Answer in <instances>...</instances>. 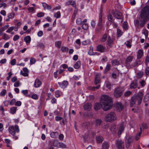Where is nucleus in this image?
<instances>
[{"label": "nucleus", "instance_id": "63", "mask_svg": "<svg viewBox=\"0 0 149 149\" xmlns=\"http://www.w3.org/2000/svg\"><path fill=\"white\" fill-rule=\"evenodd\" d=\"M31 97L34 99L37 100L38 98V95L35 94H33L31 96Z\"/></svg>", "mask_w": 149, "mask_h": 149}, {"label": "nucleus", "instance_id": "27", "mask_svg": "<svg viewBox=\"0 0 149 149\" xmlns=\"http://www.w3.org/2000/svg\"><path fill=\"white\" fill-rule=\"evenodd\" d=\"M109 145L108 143L106 142H104L102 144V149H108Z\"/></svg>", "mask_w": 149, "mask_h": 149}, {"label": "nucleus", "instance_id": "37", "mask_svg": "<svg viewBox=\"0 0 149 149\" xmlns=\"http://www.w3.org/2000/svg\"><path fill=\"white\" fill-rule=\"evenodd\" d=\"M130 87L131 88H135L137 87V85L136 83L132 82L130 85Z\"/></svg>", "mask_w": 149, "mask_h": 149}, {"label": "nucleus", "instance_id": "46", "mask_svg": "<svg viewBox=\"0 0 149 149\" xmlns=\"http://www.w3.org/2000/svg\"><path fill=\"white\" fill-rule=\"evenodd\" d=\"M57 134L58 133L57 132H52L51 133L50 135L51 137L52 138H55L56 137Z\"/></svg>", "mask_w": 149, "mask_h": 149}, {"label": "nucleus", "instance_id": "48", "mask_svg": "<svg viewBox=\"0 0 149 149\" xmlns=\"http://www.w3.org/2000/svg\"><path fill=\"white\" fill-rule=\"evenodd\" d=\"M108 19L109 21L111 22H112L113 21V18L112 15L109 14L108 16Z\"/></svg>", "mask_w": 149, "mask_h": 149}, {"label": "nucleus", "instance_id": "42", "mask_svg": "<svg viewBox=\"0 0 149 149\" xmlns=\"http://www.w3.org/2000/svg\"><path fill=\"white\" fill-rule=\"evenodd\" d=\"M61 15V13L60 11H57L56 13H54V16L57 18H59L60 17Z\"/></svg>", "mask_w": 149, "mask_h": 149}, {"label": "nucleus", "instance_id": "10", "mask_svg": "<svg viewBox=\"0 0 149 149\" xmlns=\"http://www.w3.org/2000/svg\"><path fill=\"white\" fill-rule=\"evenodd\" d=\"M124 143L122 141L118 140L116 142V146L118 149H124Z\"/></svg>", "mask_w": 149, "mask_h": 149}, {"label": "nucleus", "instance_id": "16", "mask_svg": "<svg viewBox=\"0 0 149 149\" xmlns=\"http://www.w3.org/2000/svg\"><path fill=\"white\" fill-rule=\"evenodd\" d=\"M15 13L14 12H11L9 13L7 16V18L6 19V22L9 21L10 19H12L15 16Z\"/></svg>", "mask_w": 149, "mask_h": 149}, {"label": "nucleus", "instance_id": "40", "mask_svg": "<svg viewBox=\"0 0 149 149\" xmlns=\"http://www.w3.org/2000/svg\"><path fill=\"white\" fill-rule=\"evenodd\" d=\"M7 7L6 3L3 2H2L0 3V8L3 7V9H5Z\"/></svg>", "mask_w": 149, "mask_h": 149}, {"label": "nucleus", "instance_id": "60", "mask_svg": "<svg viewBox=\"0 0 149 149\" xmlns=\"http://www.w3.org/2000/svg\"><path fill=\"white\" fill-rule=\"evenodd\" d=\"M127 23L126 22H124L123 24V28L124 29H127L128 28Z\"/></svg>", "mask_w": 149, "mask_h": 149}, {"label": "nucleus", "instance_id": "4", "mask_svg": "<svg viewBox=\"0 0 149 149\" xmlns=\"http://www.w3.org/2000/svg\"><path fill=\"white\" fill-rule=\"evenodd\" d=\"M140 16L141 18L149 20V5H146L141 9Z\"/></svg>", "mask_w": 149, "mask_h": 149}, {"label": "nucleus", "instance_id": "2", "mask_svg": "<svg viewBox=\"0 0 149 149\" xmlns=\"http://www.w3.org/2000/svg\"><path fill=\"white\" fill-rule=\"evenodd\" d=\"M143 93L142 92H140L136 95H134L131 99L130 105L131 107L134 104L136 101H138V104L141 103L143 97Z\"/></svg>", "mask_w": 149, "mask_h": 149}, {"label": "nucleus", "instance_id": "41", "mask_svg": "<svg viewBox=\"0 0 149 149\" xmlns=\"http://www.w3.org/2000/svg\"><path fill=\"white\" fill-rule=\"evenodd\" d=\"M36 8L33 7H29L27 9L28 10L30 13H33L35 11Z\"/></svg>", "mask_w": 149, "mask_h": 149}, {"label": "nucleus", "instance_id": "11", "mask_svg": "<svg viewBox=\"0 0 149 149\" xmlns=\"http://www.w3.org/2000/svg\"><path fill=\"white\" fill-rule=\"evenodd\" d=\"M134 139L132 136H130L126 139L125 140V144L127 148H129L131 143L133 142Z\"/></svg>", "mask_w": 149, "mask_h": 149}, {"label": "nucleus", "instance_id": "61", "mask_svg": "<svg viewBox=\"0 0 149 149\" xmlns=\"http://www.w3.org/2000/svg\"><path fill=\"white\" fill-rule=\"evenodd\" d=\"M149 62V56H146L145 60V63L146 65L147 66L148 63Z\"/></svg>", "mask_w": 149, "mask_h": 149}, {"label": "nucleus", "instance_id": "26", "mask_svg": "<svg viewBox=\"0 0 149 149\" xmlns=\"http://www.w3.org/2000/svg\"><path fill=\"white\" fill-rule=\"evenodd\" d=\"M17 110V107H12L10 108V113L12 114H14L16 113Z\"/></svg>", "mask_w": 149, "mask_h": 149}, {"label": "nucleus", "instance_id": "50", "mask_svg": "<svg viewBox=\"0 0 149 149\" xmlns=\"http://www.w3.org/2000/svg\"><path fill=\"white\" fill-rule=\"evenodd\" d=\"M21 85V83L20 81H17L14 83V86L15 87H17L20 86Z\"/></svg>", "mask_w": 149, "mask_h": 149}, {"label": "nucleus", "instance_id": "23", "mask_svg": "<svg viewBox=\"0 0 149 149\" xmlns=\"http://www.w3.org/2000/svg\"><path fill=\"white\" fill-rule=\"evenodd\" d=\"M59 142L57 140H54L50 142V145H53L55 147H58Z\"/></svg>", "mask_w": 149, "mask_h": 149}, {"label": "nucleus", "instance_id": "39", "mask_svg": "<svg viewBox=\"0 0 149 149\" xmlns=\"http://www.w3.org/2000/svg\"><path fill=\"white\" fill-rule=\"evenodd\" d=\"M36 62V59L33 57H31L30 59V64L31 65L33 64Z\"/></svg>", "mask_w": 149, "mask_h": 149}, {"label": "nucleus", "instance_id": "57", "mask_svg": "<svg viewBox=\"0 0 149 149\" xmlns=\"http://www.w3.org/2000/svg\"><path fill=\"white\" fill-rule=\"evenodd\" d=\"M127 47L130 48L131 47V42L129 41H127L125 43Z\"/></svg>", "mask_w": 149, "mask_h": 149}, {"label": "nucleus", "instance_id": "22", "mask_svg": "<svg viewBox=\"0 0 149 149\" xmlns=\"http://www.w3.org/2000/svg\"><path fill=\"white\" fill-rule=\"evenodd\" d=\"M116 106L117 108V109L119 111H120L122 110L123 108V106L120 102H117L116 104Z\"/></svg>", "mask_w": 149, "mask_h": 149}, {"label": "nucleus", "instance_id": "45", "mask_svg": "<svg viewBox=\"0 0 149 149\" xmlns=\"http://www.w3.org/2000/svg\"><path fill=\"white\" fill-rule=\"evenodd\" d=\"M62 42L61 41L56 42L55 43V46L58 47L60 48L61 47Z\"/></svg>", "mask_w": 149, "mask_h": 149}, {"label": "nucleus", "instance_id": "59", "mask_svg": "<svg viewBox=\"0 0 149 149\" xmlns=\"http://www.w3.org/2000/svg\"><path fill=\"white\" fill-rule=\"evenodd\" d=\"M102 121L100 119H96L95 121V125L97 126H100Z\"/></svg>", "mask_w": 149, "mask_h": 149}, {"label": "nucleus", "instance_id": "34", "mask_svg": "<svg viewBox=\"0 0 149 149\" xmlns=\"http://www.w3.org/2000/svg\"><path fill=\"white\" fill-rule=\"evenodd\" d=\"M140 132L137 134L135 138V140L136 141L138 140L139 139L142 133V128L141 127L140 128Z\"/></svg>", "mask_w": 149, "mask_h": 149}, {"label": "nucleus", "instance_id": "36", "mask_svg": "<svg viewBox=\"0 0 149 149\" xmlns=\"http://www.w3.org/2000/svg\"><path fill=\"white\" fill-rule=\"evenodd\" d=\"M143 33L145 35L146 38L148 34V31L146 29H144L143 30Z\"/></svg>", "mask_w": 149, "mask_h": 149}, {"label": "nucleus", "instance_id": "32", "mask_svg": "<svg viewBox=\"0 0 149 149\" xmlns=\"http://www.w3.org/2000/svg\"><path fill=\"white\" fill-rule=\"evenodd\" d=\"M105 85L106 87L109 89H111L112 87V85L108 81H106L105 82Z\"/></svg>", "mask_w": 149, "mask_h": 149}, {"label": "nucleus", "instance_id": "5", "mask_svg": "<svg viewBox=\"0 0 149 149\" xmlns=\"http://www.w3.org/2000/svg\"><path fill=\"white\" fill-rule=\"evenodd\" d=\"M117 119V116L116 113L113 111L109 112L106 115L104 120L105 121L109 122H113Z\"/></svg>", "mask_w": 149, "mask_h": 149}, {"label": "nucleus", "instance_id": "14", "mask_svg": "<svg viewBox=\"0 0 149 149\" xmlns=\"http://www.w3.org/2000/svg\"><path fill=\"white\" fill-rule=\"evenodd\" d=\"M58 84L59 86L62 88H66L68 84V82L67 81H64L62 83L58 82Z\"/></svg>", "mask_w": 149, "mask_h": 149}, {"label": "nucleus", "instance_id": "15", "mask_svg": "<svg viewBox=\"0 0 149 149\" xmlns=\"http://www.w3.org/2000/svg\"><path fill=\"white\" fill-rule=\"evenodd\" d=\"M42 85V82L38 79H36L34 82V86L36 88H38L40 87Z\"/></svg>", "mask_w": 149, "mask_h": 149}, {"label": "nucleus", "instance_id": "19", "mask_svg": "<svg viewBox=\"0 0 149 149\" xmlns=\"http://www.w3.org/2000/svg\"><path fill=\"white\" fill-rule=\"evenodd\" d=\"M66 5L68 6L71 5L73 7L76 8V2L73 0H69L66 2Z\"/></svg>", "mask_w": 149, "mask_h": 149}, {"label": "nucleus", "instance_id": "51", "mask_svg": "<svg viewBox=\"0 0 149 149\" xmlns=\"http://www.w3.org/2000/svg\"><path fill=\"white\" fill-rule=\"evenodd\" d=\"M88 54L90 55H92L93 54V47L91 46L88 52Z\"/></svg>", "mask_w": 149, "mask_h": 149}, {"label": "nucleus", "instance_id": "25", "mask_svg": "<svg viewBox=\"0 0 149 149\" xmlns=\"http://www.w3.org/2000/svg\"><path fill=\"white\" fill-rule=\"evenodd\" d=\"M42 6L45 9H46L49 10H50L52 8V7L51 6L48 5L45 3H42Z\"/></svg>", "mask_w": 149, "mask_h": 149}, {"label": "nucleus", "instance_id": "64", "mask_svg": "<svg viewBox=\"0 0 149 149\" xmlns=\"http://www.w3.org/2000/svg\"><path fill=\"white\" fill-rule=\"evenodd\" d=\"M16 101V100L15 99H12L9 102L10 104L11 105H14V104H15Z\"/></svg>", "mask_w": 149, "mask_h": 149}, {"label": "nucleus", "instance_id": "21", "mask_svg": "<svg viewBox=\"0 0 149 149\" xmlns=\"http://www.w3.org/2000/svg\"><path fill=\"white\" fill-rule=\"evenodd\" d=\"M91 107V104L90 103H87L84 106V107L85 110L90 111Z\"/></svg>", "mask_w": 149, "mask_h": 149}, {"label": "nucleus", "instance_id": "3", "mask_svg": "<svg viewBox=\"0 0 149 149\" xmlns=\"http://www.w3.org/2000/svg\"><path fill=\"white\" fill-rule=\"evenodd\" d=\"M140 16L141 18L149 20V5H146L141 9Z\"/></svg>", "mask_w": 149, "mask_h": 149}, {"label": "nucleus", "instance_id": "9", "mask_svg": "<svg viewBox=\"0 0 149 149\" xmlns=\"http://www.w3.org/2000/svg\"><path fill=\"white\" fill-rule=\"evenodd\" d=\"M112 13L114 17L118 19H121L122 18V16L121 13L118 11H113Z\"/></svg>", "mask_w": 149, "mask_h": 149}, {"label": "nucleus", "instance_id": "18", "mask_svg": "<svg viewBox=\"0 0 149 149\" xmlns=\"http://www.w3.org/2000/svg\"><path fill=\"white\" fill-rule=\"evenodd\" d=\"M101 75L99 73L97 74L95 76V85L99 83L100 80V77Z\"/></svg>", "mask_w": 149, "mask_h": 149}, {"label": "nucleus", "instance_id": "12", "mask_svg": "<svg viewBox=\"0 0 149 149\" xmlns=\"http://www.w3.org/2000/svg\"><path fill=\"white\" fill-rule=\"evenodd\" d=\"M97 51L101 53L104 52L105 51V47L101 45H98L96 47Z\"/></svg>", "mask_w": 149, "mask_h": 149}, {"label": "nucleus", "instance_id": "54", "mask_svg": "<svg viewBox=\"0 0 149 149\" xmlns=\"http://www.w3.org/2000/svg\"><path fill=\"white\" fill-rule=\"evenodd\" d=\"M6 93V90L5 89H3L0 93V95L1 96H4Z\"/></svg>", "mask_w": 149, "mask_h": 149}, {"label": "nucleus", "instance_id": "6", "mask_svg": "<svg viewBox=\"0 0 149 149\" xmlns=\"http://www.w3.org/2000/svg\"><path fill=\"white\" fill-rule=\"evenodd\" d=\"M147 21L148 20L140 17L134 20V25L137 28H142L144 26Z\"/></svg>", "mask_w": 149, "mask_h": 149}, {"label": "nucleus", "instance_id": "43", "mask_svg": "<svg viewBox=\"0 0 149 149\" xmlns=\"http://www.w3.org/2000/svg\"><path fill=\"white\" fill-rule=\"evenodd\" d=\"M111 63L113 65L115 66L119 64V62L116 60H113L111 61Z\"/></svg>", "mask_w": 149, "mask_h": 149}, {"label": "nucleus", "instance_id": "1", "mask_svg": "<svg viewBox=\"0 0 149 149\" xmlns=\"http://www.w3.org/2000/svg\"><path fill=\"white\" fill-rule=\"evenodd\" d=\"M101 104L99 103H96L94 105L95 110L99 109L101 107L105 111H107L111 109L112 106L111 98L107 95H103L101 97Z\"/></svg>", "mask_w": 149, "mask_h": 149}, {"label": "nucleus", "instance_id": "33", "mask_svg": "<svg viewBox=\"0 0 149 149\" xmlns=\"http://www.w3.org/2000/svg\"><path fill=\"white\" fill-rule=\"evenodd\" d=\"M96 139L98 143L101 142L103 140L102 137L101 136H98L96 137Z\"/></svg>", "mask_w": 149, "mask_h": 149}, {"label": "nucleus", "instance_id": "49", "mask_svg": "<svg viewBox=\"0 0 149 149\" xmlns=\"http://www.w3.org/2000/svg\"><path fill=\"white\" fill-rule=\"evenodd\" d=\"M37 46L38 47L42 48H43L45 47V45L43 43L41 42L38 43L37 44Z\"/></svg>", "mask_w": 149, "mask_h": 149}, {"label": "nucleus", "instance_id": "8", "mask_svg": "<svg viewBox=\"0 0 149 149\" xmlns=\"http://www.w3.org/2000/svg\"><path fill=\"white\" fill-rule=\"evenodd\" d=\"M124 89L123 88L118 87L115 89L114 91V95L116 97H120L122 95Z\"/></svg>", "mask_w": 149, "mask_h": 149}, {"label": "nucleus", "instance_id": "7", "mask_svg": "<svg viewBox=\"0 0 149 149\" xmlns=\"http://www.w3.org/2000/svg\"><path fill=\"white\" fill-rule=\"evenodd\" d=\"M9 133L12 136H14L16 132L19 133V126L17 125L10 126L8 129Z\"/></svg>", "mask_w": 149, "mask_h": 149}, {"label": "nucleus", "instance_id": "28", "mask_svg": "<svg viewBox=\"0 0 149 149\" xmlns=\"http://www.w3.org/2000/svg\"><path fill=\"white\" fill-rule=\"evenodd\" d=\"M107 36L106 33H105L102 36V38L100 39V41L101 42H104L106 41L107 40Z\"/></svg>", "mask_w": 149, "mask_h": 149}, {"label": "nucleus", "instance_id": "31", "mask_svg": "<svg viewBox=\"0 0 149 149\" xmlns=\"http://www.w3.org/2000/svg\"><path fill=\"white\" fill-rule=\"evenodd\" d=\"M116 124H112L110 128L111 131L115 132H116Z\"/></svg>", "mask_w": 149, "mask_h": 149}, {"label": "nucleus", "instance_id": "17", "mask_svg": "<svg viewBox=\"0 0 149 149\" xmlns=\"http://www.w3.org/2000/svg\"><path fill=\"white\" fill-rule=\"evenodd\" d=\"M143 52L142 49L139 50L137 52V59H140L143 56Z\"/></svg>", "mask_w": 149, "mask_h": 149}, {"label": "nucleus", "instance_id": "38", "mask_svg": "<svg viewBox=\"0 0 149 149\" xmlns=\"http://www.w3.org/2000/svg\"><path fill=\"white\" fill-rule=\"evenodd\" d=\"M149 100V94L148 93H147L145 95L143 99V100L144 102H147Z\"/></svg>", "mask_w": 149, "mask_h": 149}, {"label": "nucleus", "instance_id": "56", "mask_svg": "<svg viewBox=\"0 0 149 149\" xmlns=\"http://www.w3.org/2000/svg\"><path fill=\"white\" fill-rule=\"evenodd\" d=\"M9 26L8 25H5L2 29H0V31L2 32L4 31L7 29Z\"/></svg>", "mask_w": 149, "mask_h": 149}, {"label": "nucleus", "instance_id": "24", "mask_svg": "<svg viewBox=\"0 0 149 149\" xmlns=\"http://www.w3.org/2000/svg\"><path fill=\"white\" fill-rule=\"evenodd\" d=\"M107 44L110 47H111L113 44V40L110 36L108 37Z\"/></svg>", "mask_w": 149, "mask_h": 149}, {"label": "nucleus", "instance_id": "55", "mask_svg": "<svg viewBox=\"0 0 149 149\" xmlns=\"http://www.w3.org/2000/svg\"><path fill=\"white\" fill-rule=\"evenodd\" d=\"M82 27L84 30H86L88 28V24H87L85 23L82 24Z\"/></svg>", "mask_w": 149, "mask_h": 149}, {"label": "nucleus", "instance_id": "13", "mask_svg": "<svg viewBox=\"0 0 149 149\" xmlns=\"http://www.w3.org/2000/svg\"><path fill=\"white\" fill-rule=\"evenodd\" d=\"M133 58L132 56H128L125 60V64L126 66L128 68L129 67V63L132 61Z\"/></svg>", "mask_w": 149, "mask_h": 149}, {"label": "nucleus", "instance_id": "20", "mask_svg": "<svg viewBox=\"0 0 149 149\" xmlns=\"http://www.w3.org/2000/svg\"><path fill=\"white\" fill-rule=\"evenodd\" d=\"M124 125L123 123L121 124L119 127V130L118 132V134H121L124 129Z\"/></svg>", "mask_w": 149, "mask_h": 149}, {"label": "nucleus", "instance_id": "29", "mask_svg": "<svg viewBox=\"0 0 149 149\" xmlns=\"http://www.w3.org/2000/svg\"><path fill=\"white\" fill-rule=\"evenodd\" d=\"M24 40L26 44H29L31 41V38L30 36H28L24 38Z\"/></svg>", "mask_w": 149, "mask_h": 149}, {"label": "nucleus", "instance_id": "35", "mask_svg": "<svg viewBox=\"0 0 149 149\" xmlns=\"http://www.w3.org/2000/svg\"><path fill=\"white\" fill-rule=\"evenodd\" d=\"M62 94V93L59 90H57L55 92V96L57 97H59Z\"/></svg>", "mask_w": 149, "mask_h": 149}, {"label": "nucleus", "instance_id": "47", "mask_svg": "<svg viewBox=\"0 0 149 149\" xmlns=\"http://www.w3.org/2000/svg\"><path fill=\"white\" fill-rule=\"evenodd\" d=\"M66 146L64 143L59 142L58 147L64 148H66Z\"/></svg>", "mask_w": 149, "mask_h": 149}, {"label": "nucleus", "instance_id": "53", "mask_svg": "<svg viewBox=\"0 0 149 149\" xmlns=\"http://www.w3.org/2000/svg\"><path fill=\"white\" fill-rule=\"evenodd\" d=\"M145 73L146 75L149 76V67H147L145 68Z\"/></svg>", "mask_w": 149, "mask_h": 149}, {"label": "nucleus", "instance_id": "30", "mask_svg": "<svg viewBox=\"0 0 149 149\" xmlns=\"http://www.w3.org/2000/svg\"><path fill=\"white\" fill-rule=\"evenodd\" d=\"M81 65V62L80 61H77L74 65V67L75 69L79 68Z\"/></svg>", "mask_w": 149, "mask_h": 149}, {"label": "nucleus", "instance_id": "52", "mask_svg": "<svg viewBox=\"0 0 149 149\" xmlns=\"http://www.w3.org/2000/svg\"><path fill=\"white\" fill-rule=\"evenodd\" d=\"M14 26H11L8 28V29L6 31V32L8 33H10L14 30Z\"/></svg>", "mask_w": 149, "mask_h": 149}, {"label": "nucleus", "instance_id": "62", "mask_svg": "<svg viewBox=\"0 0 149 149\" xmlns=\"http://www.w3.org/2000/svg\"><path fill=\"white\" fill-rule=\"evenodd\" d=\"M141 85L142 86V87H144L145 85L146 84V83L145 81L143 80H142L139 82Z\"/></svg>", "mask_w": 149, "mask_h": 149}, {"label": "nucleus", "instance_id": "44", "mask_svg": "<svg viewBox=\"0 0 149 149\" xmlns=\"http://www.w3.org/2000/svg\"><path fill=\"white\" fill-rule=\"evenodd\" d=\"M123 34V32L121 31V30L119 29H118L117 30V34L118 37H120Z\"/></svg>", "mask_w": 149, "mask_h": 149}, {"label": "nucleus", "instance_id": "58", "mask_svg": "<svg viewBox=\"0 0 149 149\" xmlns=\"http://www.w3.org/2000/svg\"><path fill=\"white\" fill-rule=\"evenodd\" d=\"M61 50L63 52H68V48L66 47H61Z\"/></svg>", "mask_w": 149, "mask_h": 149}]
</instances>
